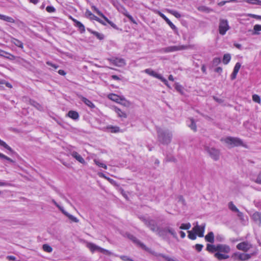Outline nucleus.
Masks as SVG:
<instances>
[{
  "label": "nucleus",
  "mask_w": 261,
  "mask_h": 261,
  "mask_svg": "<svg viewBox=\"0 0 261 261\" xmlns=\"http://www.w3.org/2000/svg\"><path fill=\"white\" fill-rule=\"evenodd\" d=\"M252 218L253 220L259 224H261V214L259 212L254 213L252 216Z\"/></svg>",
  "instance_id": "aec40b11"
},
{
  "label": "nucleus",
  "mask_w": 261,
  "mask_h": 261,
  "mask_svg": "<svg viewBox=\"0 0 261 261\" xmlns=\"http://www.w3.org/2000/svg\"><path fill=\"white\" fill-rule=\"evenodd\" d=\"M10 41L11 43L15 44L16 46L22 49L23 48V44L21 41L12 37L11 38Z\"/></svg>",
  "instance_id": "5701e85b"
},
{
  "label": "nucleus",
  "mask_w": 261,
  "mask_h": 261,
  "mask_svg": "<svg viewBox=\"0 0 261 261\" xmlns=\"http://www.w3.org/2000/svg\"><path fill=\"white\" fill-rule=\"evenodd\" d=\"M31 103L32 105H33V106H34L35 107H36L37 109H38L39 110L41 108V106L39 103H38L37 102H36L34 101H31Z\"/></svg>",
  "instance_id": "13d9d810"
},
{
  "label": "nucleus",
  "mask_w": 261,
  "mask_h": 261,
  "mask_svg": "<svg viewBox=\"0 0 261 261\" xmlns=\"http://www.w3.org/2000/svg\"><path fill=\"white\" fill-rule=\"evenodd\" d=\"M206 250L210 252L217 251V246L207 244L206 245Z\"/></svg>",
  "instance_id": "473e14b6"
},
{
  "label": "nucleus",
  "mask_w": 261,
  "mask_h": 261,
  "mask_svg": "<svg viewBox=\"0 0 261 261\" xmlns=\"http://www.w3.org/2000/svg\"><path fill=\"white\" fill-rule=\"evenodd\" d=\"M113 110L115 111V112L117 114V116L121 118H126L127 117V114L124 112L122 111L121 109L119 108L114 107H113Z\"/></svg>",
  "instance_id": "ddd939ff"
},
{
  "label": "nucleus",
  "mask_w": 261,
  "mask_h": 261,
  "mask_svg": "<svg viewBox=\"0 0 261 261\" xmlns=\"http://www.w3.org/2000/svg\"><path fill=\"white\" fill-rule=\"evenodd\" d=\"M86 246L92 252H94L96 251L108 255L113 254V253L108 250L102 248L92 243H87Z\"/></svg>",
  "instance_id": "39448f33"
},
{
  "label": "nucleus",
  "mask_w": 261,
  "mask_h": 261,
  "mask_svg": "<svg viewBox=\"0 0 261 261\" xmlns=\"http://www.w3.org/2000/svg\"><path fill=\"white\" fill-rule=\"evenodd\" d=\"M170 233L174 238H177V234L174 229L170 227L167 226L164 228H160V231L158 232V235L160 237H164L167 233Z\"/></svg>",
  "instance_id": "423d86ee"
},
{
  "label": "nucleus",
  "mask_w": 261,
  "mask_h": 261,
  "mask_svg": "<svg viewBox=\"0 0 261 261\" xmlns=\"http://www.w3.org/2000/svg\"><path fill=\"white\" fill-rule=\"evenodd\" d=\"M162 50L164 53H170V52H173V49L171 47V46H168L167 47H165L162 49Z\"/></svg>",
  "instance_id": "5fc2aeb1"
},
{
  "label": "nucleus",
  "mask_w": 261,
  "mask_h": 261,
  "mask_svg": "<svg viewBox=\"0 0 261 261\" xmlns=\"http://www.w3.org/2000/svg\"><path fill=\"white\" fill-rule=\"evenodd\" d=\"M107 128L110 130V132L113 133H116L120 132L119 127L117 126H108Z\"/></svg>",
  "instance_id": "7c9ffc66"
},
{
  "label": "nucleus",
  "mask_w": 261,
  "mask_h": 261,
  "mask_svg": "<svg viewBox=\"0 0 261 261\" xmlns=\"http://www.w3.org/2000/svg\"><path fill=\"white\" fill-rule=\"evenodd\" d=\"M205 240L206 241L211 243L214 242V234L213 232H210L205 236Z\"/></svg>",
  "instance_id": "b1692460"
},
{
  "label": "nucleus",
  "mask_w": 261,
  "mask_h": 261,
  "mask_svg": "<svg viewBox=\"0 0 261 261\" xmlns=\"http://www.w3.org/2000/svg\"><path fill=\"white\" fill-rule=\"evenodd\" d=\"M221 61V60L219 58H215L213 60V64L214 65H218Z\"/></svg>",
  "instance_id": "0e129e2a"
},
{
  "label": "nucleus",
  "mask_w": 261,
  "mask_h": 261,
  "mask_svg": "<svg viewBox=\"0 0 261 261\" xmlns=\"http://www.w3.org/2000/svg\"><path fill=\"white\" fill-rule=\"evenodd\" d=\"M168 12L177 18H180L181 17V15L176 11L169 10Z\"/></svg>",
  "instance_id": "c03bdc74"
},
{
  "label": "nucleus",
  "mask_w": 261,
  "mask_h": 261,
  "mask_svg": "<svg viewBox=\"0 0 261 261\" xmlns=\"http://www.w3.org/2000/svg\"><path fill=\"white\" fill-rule=\"evenodd\" d=\"M88 30L89 31H90L93 34H94L98 39H99L100 40H102L103 39L104 36L102 34L99 33L97 32L91 31L90 30H89V29H88Z\"/></svg>",
  "instance_id": "ea45409f"
},
{
  "label": "nucleus",
  "mask_w": 261,
  "mask_h": 261,
  "mask_svg": "<svg viewBox=\"0 0 261 261\" xmlns=\"http://www.w3.org/2000/svg\"><path fill=\"white\" fill-rule=\"evenodd\" d=\"M144 72L146 73L149 74V75L153 76V77H154L155 78H157L158 79H161V76H162V75L156 73L155 71H154L153 70H152V69H149V68L146 69L144 70Z\"/></svg>",
  "instance_id": "dca6fc26"
},
{
  "label": "nucleus",
  "mask_w": 261,
  "mask_h": 261,
  "mask_svg": "<svg viewBox=\"0 0 261 261\" xmlns=\"http://www.w3.org/2000/svg\"><path fill=\"white\" fill-rule=\"evenodd\" d=\"M0 158L2 159H5V160H6L11 163H14V161L11 159L10 158L7 156L6 155L3 154V153H1L0 152Z\"/></svg>",
  "instance_id": "8fccbe9b"
},
{
  "label": "nucleus",
  "mask_w": 261,
  "mask_h": 261,
  "mask_svg": "<svg viewBox=\"0 0 261 261\" xmlns=\"http://www.w3.org/2000/svg\"><path fill=\"white\" fill-rule=\"evenodd\" d=\"M191 121V124L189 125V127L191 128V129L193 130L194 131L196 130V124L193 120V119H190Z\"/></svg>",
  "instance_id": "49530a36"
},
{
  "label": "nucleus",
  "mask_w": 261,
  "mask_h": 261,
  "mask_svg": "<svg viewBox=\"0 0 261 261\" xmlns=\"http://www.w3.org/2000/svg\"><path fill=\"white\" fill-rule=\"evenodd\" d=\"M217 251L226 254L230 251V247L226 244H218L217 245Z\"/></svg>",
  "instance_id": "f8f14e48"
},
{
  "label": "nucleus",
  "mask_w": 261,
  "mask_h": 261,
  "mask_svg": "<svg viewBox=\"0 0 261 261\" xmlns=\"http://www.w3.org/2000/svg\"><path fill=\"white\" fill-rule=\"evenodd\" d=\"M92 8L96 12V13L103 18L105 17V15L95 6H93Z\"/></svg>",
  "instance_id": "3c124183"
},
{
  "label": "nucleus",
  "mask_w": 261,
  "mask_h": 261,
  "mask_svg": "<svg viewBox=\"0 0 261 261\" xmlns=\"http://www.w3.org/2000/svg\"><path fill=\"white\" fill-rule=\"evenodd\" d=\"M229 29L228 21L225 19H220L219 25V32L221 35H224Z\"/></svg>",
  "instance_id": "0eeeda50"
},
{
  "label": "nucleus",
  "mask_w": 261,
  "mask_h": 261,
  "mask_svg": "<svg viewBox=\"0 0 261 261\" xmlns=\"http://www.w3.org/2000/svg\"><path fill=\"white\" fill-rule=\"evenodd\" d=\"M82 100L84 102L87 106L91 108H95V105L89 99H87L85 97H83L82 98Z\"/></svg>",
  "instance_id": "2f4dec72"
},
{
  "label": "nucleus",
  "mask_w": 261,
  "mask_h": 261,
  "mask_svg": "<svg viewBox=\"0 0 261 261\" xmlns=\"http://www.w3.org/2000/svg\"><path fill=\"white\" fill-rule=\"evenodd\" d=\"M57 207H58V208L66 216V214H67L68 213H67V212H66L64 209L63 208V207L61 206L60 205H59V206H58Z\"/></svg>",
  "instance_id": "774afa93"
},
{
  "label": "nucleus",
  "mask_w": 261,
  "mask_h": 261,
  "mask_svg": "<svg viewBox=\"0 0 261 261\" xmlns=\"http://www.w3.org/2000/svg\"><path fill=\"white\" fill-rule=\"evenodd\" d=\"M203 246L201 244H196L195 246V249L197 250V251L200 252L201 251L203 248Z\"/></svg>",
  "instance_id": "bf43d9fd"
},
{
  "label": "nucleus",
  "mask_w": 261,
  "mask_h": 261,
  "mask_svg": "<svg viewBox=\"0 0 261 261\" xmlns=\"http://www.w3.org/2000/svg\"><path fill=\"white\" fill-rule=\"evenodd\" d=\"M68 116L70 118H71L74 120H76L79 117L78 113L76 112V111H70L68 113Z\"/></svg>",
  "instance_id": "cd10ccee"
},
{
  "label": "nucleus",
  "mask_w": 261,
  "mask_h": 261,
  "mask_svg": "<svg viewBox=\"0 0 261 261\" xmlns=\"http://www.w3.org/2000/svg\"><path fill=\"white\" fill-rule=\"evenodd\" d=\"M158 14L163 18L165 21L169 24V25L171 27L172 29L173 30H176V27L173 23L162 13L160 11L158 12Z\"/></svg>",
  "instance_id": "4468645a"
},
{
  "label": "nucleus",
  "mask_w": 261,
  "mask_h": 261,
  "mask_svg": "<svg viewBox=\"0 0 261 261\" xmlns=\"http://www.w3.org/2000/svg\"><path fill=\"white\" fill-rule=\"evenodd\" d=\"M127 236L130 240H132L134 242L139 244L144 249H146L145 246L144 244H142L141 242H140V241L138 240L137 238L133 235L130 234H127Z\"/></svg>",
  "instance_id": "4be33fe9"
},
{
  "label": "nucleus",
  "mask_w": 261,
  "mask_h": 261,
  "mask_svg": "<svg viewBox=\"0 0 261 261\" xmlns=\"http://www.w3.org/2000/svg\"><path fill=\"white\" fill-rule=\"evenodd\" d=\"M120 258L124 261H134L132 258L125 255L120 256Z\"/></svg>",
  "instance_id": "6e6d98bb"
},
{
  "label": "nucleus",
  "mask_w": 261,
  "mask_h": 261,
  "mask_svg": "<svg viewBox=\"0 0 261 261\" xmlns=\"http://www.w3.org/2000/svg\"><path fill=\"white\" fill-rule=\"evenodd\" d=\"M140 219L153 232L158 234L160 228L158 226L156 222L152 219H147L144 217H140Z\"/></svg>",
  "instance_id": "7ed1b4c3"
},
{
  "label": "nucleus",
  "mask_w": 261,
  "mask_h": 261,
  "mask_svg": "<svg viewBox=\"0 0 261 261\" xmlns=\"http://www.w3.org/2000/svg\"><path fill=\"white\" fill-rule=\"evenodd\" d=\"M158 141L163 144H168L170 143L172 135L168 130L161 128H157Z\"/></svg>",
  "instance_id": "f257e3e1"
},
{
  "label": "nucleus",
  "mask_w": 261,
  "mask_h": 261,
  "mask_svg": "<svg viewBox=\"0 0 261 261\" xmlns=\"http://www.w3.org/2000/svg\"><path fill=\"white\" fill-rule=\"evenodd\" d=\"M254 32L253 34L254 35H258L259 34V31H261V25L260 24H255L253 27Z\"/></svg>",
  "instance_id": "e433bc0d"
},
{
  "label": "nucleus",
  "mask_w": 261,
  "mask_h": 261,
  "mask_svg": "<svg viewBox=\"0 0 261 261\" xmlns=\"http://www.w3.org/2000/svg\"><path fill=\"white\" fill-rule=\"evenodd\" d=\"M155 255L157 257H162L166 261H177L174 258H172L169 256L165 255L163 254H155Z\"/></svg>",
  "instance_id": "c756f323"
},
{
  "label": "nucleus",
  "mask_w": 261,
  "mask_h": 261,
  "mask_svg": "<svg viewBox=\"0 0 261 261\" xmlns=\"http://www.w3.org/2000/svg\"><path fill=\"white\" fill-rule=\"evenodd\" d=\"M0 19L11 23H14L15 22V20L13 18L2 14H0Z\"/></svg>",
  "instance_id": "a878e982"
},
{
  "label": "nucleus",
  "mask_w": 261,
  "mask_h": 261,
  "mask_svg": "<svg viewBox=\"0 0 261 261\" xmlns=\"http://www.w3.org/2000/svg\"><path fill=\"white\" fill-rule=\"evenodd\" d=\"M85 15L87 17L90 18L91 19L95 20L96 21H99V18L93 14L91 11L88 10H87L85 12Z\"/></svg>",
  "instance_id": "c85d7f7f"
},
{
  "label": "nucleus",
  "mask_w": 261,
  "mask_h": 261,
  "mask_svg": "<svg viewBox=\"0 0 261 261\" xmlns=\"http://www.w3.org/2000/svg\"><path fill=\"white\" fill-rule=\"evenodd\" d=\"M109 60L113 64L118 67H123L126 65L125 60L122 58H112L109 59Z\"/></svg>",
  "instance_id": "9b49d317"
},
{
  "label": "nucleus",
  "mask_w": 261,
  "mask_h": 261,
  "mask_svg": "<svg viewBox=\"0 0 261 261\" xmlns=\"http://www.w3.org/2000/svg\"><path fill=\"white\" fill-rule=\"evenodd\" d=\"M246 2L253 4V5H261V1H259L258 0H244Z\"/></svg>",
  "instance_id": "a19ab883"
},
{
  "label": "nucleus",
  "mask_w": 261,
  "mask_h": 261,
  "mask_svg": "<svg viewBox=\"0 0 261 261\" xmlns=\"http://www.w3.org/2000/svg\"><path fill=\"white\" fill-rule=\"evenodd\" d=\"M228 208L233 212H238V208L232 202H229L228 204Z\"/></svg>",
  "instance_id": "f704fd0d"
},
{
  "label": "nucleus",
  "mask_w": 261,
  "mask_h": 261,
  "mask_svg": "<svg viewBox=\"0 0 261 261\" xmlns=\"http://www.w3.org/2000/svg\"><path fill=\"white\" fill-rule=\"evenodd\" d=\"M0 56L11 60H14L15 59V57L14 56L2 50H0Z\"/></svg>",
  "instance_id": "6ab92c4d"
},
{
  "label": "nucleus",
  "mask_w": 261,
  "mask_h": 261,
  "mask_svg": "<svg viewBox=\"0 0 261 261\" xmlns=\"http://www.w3.org/2000/svg\"><path fill=\"white\" fill-rule=\"evenodd\" d=\"M44 251L47 252H51L53 251L52 248L47 244H44L42 246Z\"/></svg>",
  "instance_id": "79ce46f5"
},
{
  "label": "nucleus",
  "mask_w": 261,
  "mask_h": 261,
  "mask_svg": "<svg viewBox=\"0 0 261 261\" xmlns=\"http://www.w3.org/2000/svg\"><path fill=\"white\" fill-rule=\"evenodd\" d=\"M0 145L3 146L4 147L6 148L10 151H13L12 149L9 145H8L4 141H2L1 139H0Z\"/></svg>",
  "instance_id": "37998d69"
},
{
  "label": "nucleus",
  "mask_w": 261,
  "mask_h": 261,
  "mask_svg": "<svg viewBox=\"0 0 261 261\" xmlns=\"http://www.w3.org/2000/svg\"><path fill=\"white\" fill-rule=\"evenodd\" d=\"M46 10L49 13H52L55 11V9L53 6H47L46 8Z\"/></svg>",
  "instance_id": "4d7b16f0"
},
{
  "label": "nucleus",
  "mask_w": 261,
  "mask_h": 261,
  "mask_svg": "<svg viewBox=\"0 0 261 261\" xmlns=\"http://www.w3.org/2000/svg\"><path fill=\"white\" fill-rule=\"evenodd\" d=\"M103 19L109 24H110L112 27H113V28H115L116 25L115 24L112 22V21H111L110 20H109L107 17H106V16H105V17L103 18Z\"/></svg>",
  "instance_id": "680f3d73"
},
{
  "label": "nucleus",
  "mask_w": 261,
  "mask_h": 261,
  "mask_svg": "<svg viewBox=\"0 0 261 261\" xmlns=\"http://www.w3.org/2000/svg\"><path fill=\"white\" fill-rule=\"evenodd\" d=\"M231 59V56L230 54H225L223 56V62L224 64H227L230 61Z\"/></svg>",
  "instance_id": "c9c22d12"
},
{
  "label": "nucleus",
  "mask_w": 261,
  "mask_h": 261,
  "mask_svg": "<svg viewBox=\"0 0 261 261\" xmlns=\"http://www.w3.org/2000/svg\"><path fill=\"white\" fill-rule=\"evenodd\" d=\"M173 52L176 51L178 50H181L184 49H186L189 48V46L187 45H177V46H171Z\"/></svg>",
  "instance_id": "393cba45"
},
{
  "label": "nucleus",
  "mask_w": 261,
  "mask_h": 261,
  "mask_svg": "<svg viewBox=\"0 0 261 261\" xmlns=\"http://www.w3.org/2000/svg\"><path fill=\"white\" fill-rule=\"evenodd\" d=\"M199 10L201 11L205 12L206 13H210V12L212 11V10L206 7H201L199 8Z\"/></svg>",
  "instance_id": "603ef678"
},
{
  "label": "nucleus",
  "mask_w": 261,
  "mask_h": 261,
  "mask_svg": "<svg viewBox=\"0 0 261 261\" xmlns=\"http://www.w3.org/2000/svg\"><path fill=\"white\" fill-rule=\"evenodd\" d=\"M221 141L225 143L230 147L237 146L247 147V145L244 143L243 141L237 137H227L225 138L221 139Z\"/></svg>",
  "instance_id": "f03ea898"
},
{
  "label": "nucleus",
  "mask_w": 261,
  "mask_h": 261,
  "mask_svg": "<svg viewBox=\"0 0 261 261\" xmlns=\"http://www.w3.org/2000/svg\"><path fill=\"white\" fill-rule=\"evenodd\" d=\"M252 99L255 102H257L258 103H260V98L257 94H254L252 95Z\"/></svg>",
  "instance_id": "de8ad7c7"
},
{
  "label": "nucleus",
  "mask_w": 261,
  "mask_h": 261,
  "mask_svg": "<svg viewBox=\"0 0 261 261\" xmlns=\"http://www.w3.org/2000/svg\"><path fill=\"white\" fill-rule=\"evenodd\" d=\"M257 253V250L251 254L238 252L234 253V255L237 256L239 259L244 261L249 259L252 255H256Z\"/></svg>",
  "instance_id": "9d476101"
},
{
  "label": "nucleus",
  "mask_w": 261,
  "mask_h": 261,
  "mask_svg": "<svg viewBox=\"0 0 261 261\" xmlns=\"http://www.w3.org/2000/svg\"><path fill=\"white\" fill-rule=\"evenodd\" d=\"M66 216H67L70 220H71L73 222L77 223L79 221V219H77V218H76L75 217L73 216V215H72L69 213L66 214Z\"/></svg>",
  "instance_id": "a18cd8bd"
},
{
  "label": "nucleus",
  "mask_w": 261,
  "mask_h": 261,
  "mask_svg": "<svg viewBox=\"0 0 261 261\" xmlns=\"http://www.w3.org/2000/svg\"><path fill=\"white\" fill-rule=\"evenodd\" d=\"M159 80L163 82L167 86L169 87L168 81L162 76H161V79Z\"/></svg>",
  "instance_id": "69168bd1"
},
{
  "label": "nucleus",
  "mask_w": 261,
  "mask_h": 261,
  "mask_svg": "<svg viewBox=\"0 0 261 261\" xmlns=\"http://www.w3.org/2000/svg\"><path fill=\"white\" fill-rule=\"evenodd\" d=\"M122 96H120L117 94H113V93H112V94H110L108 95V98L114 101H115L117 103H119L121 98H122Z\"/></svg>",
  "instance_id": "412c9836"
},
{
  "label": "nucleus",
  "mask_w": 261,
  "mask_h": 261,
  "mask_svg": "<svg viewBox=\"0 0 261 261\" xmlns=\"http://www.w3.org/2000/svg\"><path fill=\"white\" fill-rule=\"evenodd\" d=\"M236 247L239 250L247 252L252 247V245L247 241H244L239 243Z\"/></svg>",
  "instance_id": "1a4fd4ad"
},
{
  "label": "nucleus",
  "mask_w": 261,
  "mask_h": 261,
  "mask_svg": "<svg viewBox=\"0 0 261 261\" xmlns=\"http://www.w3.org/2000/svg\"><path fill=\"white\" fill-rule=\"evenodd\" d=\"M119 103L125 107H129L131 105V102L127 100L124 97H122Z\"/></svg>",
  "instance_id": "bb28decb"
},
{
  "label": "nucleus",
  "mask_w": 261,
  "mask_h": 261,
  "mask_svg": "<svg viewBox=\"0 0 261 261\" xmlns=\"http://www.w3.org/2000/svg\"><path fill=\"white\" fill-rule=\"evenodd\" d=\"M70 155L82 164H85V161L83 157L75 151H70Z\"/></svg>",
  "instance_id": "2eb2a0df"
},
{
  "label": "nucleus",
  "mask_w": 261,
  "mask_h": 261,
  "mask_svg": "<svg viewBox=\"0 0 261 261\" xmlns=\"http://www.w3.org/2000/svg\"><path fill=\"white\" fill-rule=\"evenodd\" d=\"M241 66V65L240 63H239V62L237 63L234 67L233 72L237 73L238 74V73L239 71V69H240Z\"/></svg>",
  "instance_id": "09e8293b"
},
{
  "label": "nucleus",
  "mask_w": 261,
  "mask_h": 261,
  "mask_svg": "<svg viewBox=\"0 0 261 261\" xmlns=\"http://www.w3.org/2000/svg\"><path fill=\"white\" fill-rule=\"evenodd\" d=\"M255 182L257 184L261 185V171L258 174Z\"/></svg>",
  "instance_id": "864d4df0"
},
{
  "label": "nucleus",
  "mask_w": 261,
  "mask_h": 261,
  "mask_svg": "<svg viewBox=\"0 0 261 261\" xmlns=\"http://www.w3.org/2000/svg\"><path fill=\"white\" fill-rule=\"evenodd\" d=\"M94 163L99 167L103 168L105 169H107V166L105 164L101 163L100 161L97 159H94L93 160Z\"/></svg>",
  "instance_id": "72a5a7b5"
},
{
  "label": "nucleus",
  "mask_w": 261,
  "mask_h": 261,
  "mask_svg": "<svg viewBox=\"0 0 261 261\" xmlns=\"http://www.w3.org/2000/svg\"><path fill=\"white\" fill-rule=\"evenodd\" d=\"M73 22L75 23V25L79 28V31L81 33H83L85 31L84 25L80 21L76 20L75 19H72Z\"/></svg>",
  "instance_id": "a211bd4d"
},
{
  "label": "nucleus",
  "mask_w": 261,
  "mask_h": 261,
  "mask_svg": "<svg viewBox=\"0 0 261 261\" xmlns=\"http://www.w3.org/2000/svg\"><path fill=\"white\" fill-rule=\"evenodd\" d=\"M10 186V184L6 181H0V187H3V186Z\"/></svg>",
  "instance_id": "338daca9"
},
{
  "label": "nucleus",
  "mask_w": 261,
  "mask_h": 261,
  "mask_svg": "<svg viewBox=\"0 0 261 261\" xmlns=\"http://www.w3.org/2000/svg\"><path fill=\"white\" fill-rule=\"evenodd\" d=\"M214 256L219 260L226 259L229 257V255L217 251L214 254Z\"/></svg>",
  "instance_id": "f3484780"
},
{
  "label": "nucleus",
  "mask_w": 261,
  "mask_h": 261,
  "mask_svg": "<svg viewBox=\"0 0 261 261\" xmlns=\"http://www.w3.org/2000/svg\"><path fill=\"white\" fill-rule=\"evenodd\" d=\"M204 148L205 151L213 160L218 161L219 159L220 152L219 149L206 145L204 146Z\"/></svg>",
  "instance_id": "20e7f679"
},
{
  "label": "nucleus",
  "mask_w": 261,
  "mask_h": 261,
  "mask_svg": "<svg viewBox=\"0 0 261 261\" xmlns=\"http://www.w3.org/2000/svg\"><path fill=\"white\" fill-rule=\"evenodd\" d=\"M205 224L203 223L201 225H199L197 223L192 228L193 231L195 232L196 235L199 237H203L205 227Z\"/></svg>",
  "instance_id": "6e6552de"
},
{
  "label": "nucleus",
  "mask_w": 261,
  "mask_h": 261,
  "mask_svg": "<svg viewBox=\"0 0 261 261\" xmlns=\"http://www.w3.org/2000/svg\"><path fill=\"white\" fill-rule=\"evenodd\" d=\"M46 64H47L48 65H49V66H51L52 67L54 68L55 69H57V68H58V67H59V66H58V65H56V64H53V63H52L51 62H49V61L47 62H46Z\"/></svg>",
  "instance_id": "e2e57ef3"
},
{
  "label": "nucleus",
  "mask_w": 261,
  "mask_h": 261,
  "mask_svg": "<svg viewBox=\"0 0 261 261\" xmlns=\"http://www.w3.org/2000/svg\"><path fill=\"white\" fill-rule=\"evenodd\" d=\"M191 224L190 223H182L179 227V228L181 229L188 230L191 228Z\"/></svg>",
  "instance_id": "58836bf2"
},
{
  "label": "nucleus",
  "mask_w": 261,
  "mask_h": 261,
  "mask_svg": "<svg viewBox=\"0 0 261 261\" xmlns=\"http://www.w3.org/2000/svg\"><path fill=\"white\" fill-rule=\"evenodd\" d=\"M248 16H249L251 17L255 18V19H261V16H259V15L253 14H248Z\"/></svg>",
  "instance_id": "052dcab7"
},
{
  "label": "nucleus",
  "mask_w": 261,
  "mask_h": 261,
  "mask_svg": "<svg viewBox=\"0 0 261 261\" xmlns=\"http://www.w3.org/2000/svg\"><path fill=\"white\" fill-rule=\"evenodd\" d=\"M188 237L189 239L192 240H194L196 239V234L195 232L192 231H188Z\"/></svg>",
  "instance_id": "4c0bfd02"
}]
</instances>
